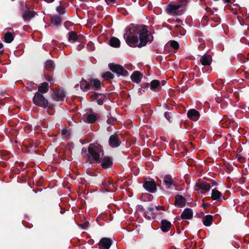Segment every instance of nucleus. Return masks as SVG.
<instances>
[{"mask_svg":"<svg viewBox=\"0 0 249 249\" xmlns=\"http://www.w3.org/2000/svg\"><path fill=\"white\" fill-rule=\"evenodd\" d=\"M65 97V94L63 90H58L56 91L53 97V99L56 101H62Z\"/></svg>","mask_w":249,"mask_h":249,"instance_id":"nucleus-10","label":"nucleus"},{"mask_svg":"<svg viewBox=\"0 0 249 249\" xmlns=\"http://www.w3.org/2000/svg\"><path fill=\"white\" fill-rule=\"evenodd\" d=\"M137 209L139 211H142V209H143V208H142V206L139 205V206H138Z\"/></svg>","mask_w":249,"mask_h":249,"instance_id":"nucleus-41","label":"nucleus"},{"mask_svg":"<svg viewBox=\"0 0 249 249\" xmlns=\"http://www.w3.org/2000/svg\"><path fill=\"white\" fill-rule=\"evenodd\" d=\"M147 214L145 213L146 216L150 217L149 215H153L154 214V209L153 207H149L148 208V211L146 212Z\"/></svg>","mask_w":249,"mask_h":249,"instance_id":"nucleus-34","label":"nucleus"},{"mask_svg":"<svg viewBox=\"0 0 249 249\" xmlns=\"http://www.w3.org/2000/svg\"><path fill=\"white\" fill-rule=\"evenodd\" d=\"M170 46L175 49H178L179 47L178 43L176 41H172L170 42Z\"/></svg>","mask_w":249,"mask_h":249,"instance_id":"nucleus-33","label":"nucleus"},{"mask_svg":"<svg viewBox=\"0 0 249 249\" xmlns=\"http://www.w3.org/2000/svg\"><path fill=\"white\" fill-rule=\"evenodd\" d=\"M97 103L100 105H102L103 104V100L101 99H98Z\"/></svg>","mask_w":249,"mask_h":249,"instance_id":"nucleus-39","label":"nucleus"},{"mask_svg":"<svg viewBox=\"0 0 249 249\" xmlns=\"http://www.w3.org/2000/svg\"><path fill=\"white\" fill-rule=\"evenodd\" d=\"M4 40L7 43H10L13 40V36L10 33H7L5 34L4 36Z\"/></svg>","mask_w":249,"mask_h":249,"instance_id":"nucleus-28","label":"nucleus"},{"mask_svg":"<svg viewBox=\"0 0 249 249\" xmlns=\"http://www.w3.org/2000/svg\"><path fill=\"white\" fill-rule=\"evenodd\" d=\"M151 89L153 90L157 89L158 90L161 89L160 81L157 80H153L151 82L150 85Z\"/></svg>","mask_w":249,"mask_h":249,"instance_id":"nucleus-20","label":"nucleus"},{"mask_svg":"<svg viewBox=\"0 0 249 249\" xmlns=\"http://www.w3.org/2000/svg\"><path fill=\"white\" fill-rule=\"evenodd\" d=\"M56 10L60 14H63L65 12L64 8L60 6L56 8Z\"/></svg>","mask_w":249,"mask_h":249,"instance_id":"nucleus-35","label":"nucleus"},{"mask_svg":"<svg viewBox=\"0 0 249 249\" xmlns=\"http://www.w3.org/2000/svg\"><path fill=\"white\" fill-rule=\"evenodd\" d=\"M156 209L157 210H163V208L162 206H159L156 207Z\"/></svg>","mask_w":249,"mask_h":249,"instance_id":"nucleus-40","label":"nucleus"},{"mask_svg":"<svg viewBox=\"0 0 249 249\" xmlns=\"http://www.w3.org/2000/svg\"><path fill=\"white\" fill-rule=\"evenodd\" d=\"M222 196V194L219 191L216 189L212 190V198L213 200H217Z\"/></svg>","mask_w":249,"mask_h":249,"instance_id":"nucleus-22","label":"nucleus"},{"mask_svg":"<svg viewBox=\"0 0 249 249\" xmlns=\"http://www.w3.org/2000/svg\"><path fill=\"white\" fill-rule=\"evenodd\" d=\"M164 182L168 187H169L173 184V179L169 175L166 176L164 178Z\"/></svg>","mask_w":249,"mask_h":249,"instance_id":"nucleus-27","label":"nucleus"},{"mask_svg":"<svg viewBox=\"0 0 249 249\" xmlns=\"http://www.w3.org/2000/svg\"><path fill=\"white\" fill-rule=\"evenodd\" d=\"M34 11L26 10L23 14V18L24 20L29 21L32 18H34L36 15Z\"/></svg>","mask_w":249,"mask_h":249,"instance_id":"nucleus-12","label":"nucleus"},{"mask_svg":"<svg viewBox=\"0 0 249 249\" xmlns=\"http://www.w3.org/2000/svg\"><path fill=\"white\" fill-rule=\"evenodd\" d=\"M111 245V241L110 239L107 238H102L99 243L101 249H108Z\"/></svg>","mask_w":249,"mask_h":249,"instance_id":"nucleus-8","label":"nucleus"},{"mask_svg":"<svg viewBox=\"0 0 249 249\" xmlns=\"http://www.w3.org/2000/svg\"><path fill=\"white\" fill-rule=\"evenodd\" d=\"M80 83V88L82 90L85 91L89 89V85L86 80L83 79L81 81Z\"/></svg>","mask_w":249,"mask_h":249,"instance_id":"nucleus-25","label":"nucleus"},{"mask_svg":"<svg viewBox=\"0 0 249 249\" xmlns=\"http://www.w3.org/2000/svg\"><path fill=\"white\" fill-rule=\"evenodd\" d=\"M171 225V223L166 220H162L161 222V228L162 231L164 232L168 231L169 230Z\"/></svg>","mask_w":249,"mask_h":249,"instance_id":"nucleus-18","label":"nucleus"},{"mask_svg":"<svg viewBox=\"0 0 249 249\" xmlns=\"http://www.w3.org/2000/svg\"><path fill=\"white\" fill-rule=\"evenodd\" d=\"M110 45L114 47H118L120 45V41L118 38L113 37L110 39Z\"/></svg>","mask_w":249,"mask_h":249,"instance_id":"nucleus-24","label":"nucleus"},{"mask_svg":"<svg viewBox=\"0 0 249 249\" xmlns=\"http://www.w3.org/2000/svg\"><path fill=\"white\" fill-rule=\"evenodd\" d=\"M237 158H238V159L239 160H241V157H240V156H237Z\"/></svg>","mask_w":249,"mask_h":249,"instance_id":"nucleus-46","label":"nucleus"},{"mask_svg":"<svg viewBox=\"0 0 249 249\" xmlns=\"http://www.w3.org/2000/svg\"><path fill=\"white\" fill-rule=\"evenodd\" d=\"M90 83L93 84V86L96 89H99L101 87V82L99 80L94 79H90Z\"/></svg>","mask_w":249,"mask_h":249,"instance_id":"nucleus-29","label":"nucleus"},{"mask_svg":"<svg viewBox=\"0 0 249 249\" xmlns=\"http://www.w3.org/2000/svg\"><path fill=\"white\" fill-rule=\"evenodd\" d=\"M78 84H77V85H76V86H75V88H76V87H77L78 86Z\"/></svg>","mask_w":249,"mask_h":249,"instance_id":"nucleus-47","label":"nucleus"},{"mask_svg":"<svg viewBox=\"0 0 249 249\" xmlns=\"http://www.w3.org/2000/svg\"><path fill=\"white\" fill-rule=\"evenodd\" d=\"M54 67V64L52 61L48 60L45 63V68L46 69L51 70Z\"/></svg>","mask_w":249,"mask_h":249,"instance_id":"nucleus-31","label":"nucleus"},{"mask_svg":"<svg viewBox=\"0 0 249 249\" xmlns=\"http://www.w3.org/2000/svg\"><path fill=\"white\" fill-rule=\"evenodd\" d=\"M193 213L190 209H186L182 212L181 217L183 219H189L192 218Z\"/></svg>","mask_w":249,"mask_h":249,"instance_id":"nucleus-17","label":"nucleus"},{"mask_svg":"<svg viewBox=\"0 0 249 249\" xmlns=\"http://www.w3.org/2000/svg\"><path fill=\"white\" fill-rule=\"evenodd\" d=\"M2 47H3V45H2V44L0 43V49H2Z\"/></svg>","mask_w":249,"mask_h":249,"instance_id":"nucleus-45","label":"nucleus"},{"mask_svg":"<svg viewBox=\"0 0 249 249\" xmlns=\"http://www.w3.org/2000/svg\"><path fill=\"white\" fill-rule=\"evenodd\" d=\"M88 151L94 160L99 162L100 158L103 155L101 146L98 144L90 145L89 147Z\"/></svg>","mask_w":249,"mask_h":249,"instance_id":"nucleus-2","label":"nucleus"},{"mask_svg":"<svg viewBox=\"0 0 249 249\" xmlns=\"http://www.w3.org/2000/svg\"><path fill=\"white\" fill-rule=\"evenodd\" d=\"M83 119L85 122L93 123L96 120L97 117L94 114L84 115Z\"/></svg>","mask_w":249,"mask_h":249,"instance_id":"nucleus-15","label":"nucleus"},{"mask_svg":"<svg viewBox=\"0 0 249 249\" xmlns=\"http://www.w3.org/2000/svg\"><path fill=\"white\" fill-rule=\"evenodd\" d=\"M109 145L112 147H117L120 145V142L115 135H111L109 140Z\"/></svg>","mask_w":249,"mask_h":249,"instance_id":"nucleus-14","label":"nucleus"},{"mask_svg":"<svg viewBox=\"0 0 249 249\" xmlns=\"http://www.w3.org/2000/svg\"><path fill=\"white\" fill-rule=\"evenodd\" d=\"M212 61V57L210 55H204L200 59L201 63L203 66L210 65Z\"/></svg>","mask_w":249,"mask_h":249,"instance_id":"nucleus-16","label":"nucleus"},{"mask_svg":"<svg viewBox=\"0 0 249 249\" xmlns=\"http://www.w3.org/2000/svg\"><path fill=\"white\" fill-rule=\"evenodd\" d=\"M212 220H213L212 216L210 215H207L204 217L202 221H203V224L205 226H209L211 224Z\"/></svg>","mask_w":249,"mask_h":249,"instance_id":"nucleus-23","label":"nucleus"},{"mask_svg":"<svg viewBox=\"0 0 249 249\" xmlns=\"http://www.w3.org/2000/svg\"><path fill=\"white\" fill-rule=\"evenodd\" d=\"M144 188L152 193H153L156 190V185L154 180L145 181L143 184Z\"/></svg>","mask_w":249,"mask_h":249,"instance_id":"nucleus-7","label":"nucleus"},{"mask_svg":"<svg viewBox=\"0 0 249 249\" xmlns=\"http://www.w3.org/2000/svg\"><path fill=\"white\" fill-rule=\"evenodd\" d=\"M187 116L190 119L193 121H196L199 119L200 114L196 109H191L188 110Z\"/></svg>","mask_w":249,"mask_h":249,"instance_id":"nucleus-9","label":"nucleus"},{"mask_svg":"<svg viewBox=\"0 0 249 249\" xmlns=\"http://www.w3.org/2000/svg\"><path fill=\"white\" fill-rule=\"evenodd\" d=\"M112 164V162L111 160L107 157H106L104 158L102 163L103 168L107 169L111 167Z\"/></svg>","mask_w":249,"mask_h":249,"instance_id":"nucleus-19","label":"nucleus"},{"mask_svg":"<svg viewBox=\"0 0 249 249\" xmlns=\"http://www.w3.org/2000/svg\"><path fill=\"white\" fill-rule=\"evenodd\" d=\"M116 0H106V1L107 5H112L115 1Z\"/></svg>","mask_w":249,"mask_h":249,"instance_id":"nucleus-36","label":"nucleus"},{"mask_svg":"<svg viewBox=\"0 0 249 249\" xmlns=\"http://www.w3.org/2000/svg\"><path fill=\"white\" fill-rule=\"evenodd\" d=\"M213 185H215L216 184L214 183H213Z\"/></svg>","mask_w":249,"mask_h":249,"instance_id":"nucleus-48","label":"nucleus"},{"mask_svg":"<svg viewBox=\"0 0 249 249\" xmlns=\"http://www.w3.org/2000/svg\"><path fill=\"white\" fill-rule=\"evenodd\" d=\"M142 77V74L139 71H134L131 76V80L137 83H139Z\"/></svg>","mask_w":249,"mask_h":249,"instance_id":"nucleus-13","label":"nucleus"},{"mask_svg":"<svg viewBox=\"0 0 249 249\" xmlns=\"http://www.w3.org/2000/svg\"><path fill=\"white\" fill-rule=\"evenodd\" d=\"M61 23V18L59 16H54L52 18L51 23L53 25H57Z\"/></svg>","mask_w":249,"mask_h":249,"instance_id":"nucleus-26","label":"nucleus"},{"mask_svg":"<svg viewBox=\"0 0 249 249\" xmlns=\"http://www.w3.org/2000/svg\"><path fill=\"white\" fill-rule=\"evenodd\" d=\"M137 35L127 36L124 37L128 45L131 47H142L145 46L148 42H151L152 36L148 34L147 30L144 26L138 27L136 30Z\"/></svg>","mask_w":249,"mask_h":249,"instance_id":"nucleus-1","label":"nucleus"},{"mask_svg":"<svg viewBox=\"0 0 249 249\" xmlns=\"http://www.w3.org/2000/svg\"><path fill=\"white\" fill-rule=\"evenodd\" d=\"M62 134L64 136H65L66 138L68 137L69 135L68 134V131L66 129H63L62 131Z\"/></svg>","mask_w":249,"mask_h":249,"instance_id":"nucleus-37","label":"nucleus"},{"mask_svg":"<svg viewBox=\"0 0 249 249\" xmlns=\"http://www.w3.org/2000/svg\"><path fill=\"white\" fill-rule=\"evenodd\" d=\"M49 84L47 82H44L38 86V91L41 93H46L48 90Z\"/></svg>","mask_w":249,"mask_h":249,"instance_id":"nucleus-21","label":"nucleus"},{"mask_svg":"<svg viewBox=\"0 0 249 249\" xmlns=\"http://www.w3.org/2000/svg\"><path fill=\"white\" fill-rule=\"evenodd\" d=\"M226 2L229 3L231 2V0H224Z\"/></svg>","mask_w":249,"mask_h":249,"instance_id":"nucleus-44","label":"nucleus"},{"mask_svg":"<svg viewBox=\"0 0 249 249\" xmlns=\"http://www.w3.org/2000/svg\"><path fill=\"white\" fill-rule=\"evenodd\" d=\"M185 5V3L181 1L180 3H172L168 5L167 11L170 14H176L178 9Z\"/></svg>","mask_w":249,"mask_h":249,"instance_id":"nucleus-5","label":"nucleus"},{"mask_svg":"<svg viewBox=\"0 0 249 249\" xmlns=\"http://www.w3.org/2000/svg\"><path fill=\"white\" fill-rule=\"evenodd\" d=\"M98 96V94H95L94 95L92 96V97H94L95 99H97Z\"/></svg>","mask_w":249,"mask_h":249,"instance_id":"nucleus-42","label":"nucleus"},{"mask_svg":"<svg viewBox=\"0 0 249 249\" xmlns=\"http://www.w3.org/2000/svg\"><path fill=\"white\" fill-rule=\"evenodd\" d=\"M186 200L180 195H178L176 196L175 205L178 207L182 208L185 206Z\"/></svg>","mask_w":249,"mask_h":249,"instance_id":"nucleus-11","label":"nucleus"},{"mask_svg":"<svg viewBox=\"0 0 249 249\" xmlns=\"http://www.w3.org/2000/svg\"><path fill=\"white\" fill-rule=\"evenodd\" d=\"M164 116L168 121H170V119L171 118V116L169 113L165 112L164 114Z\"/></svg>","mask_w":249,"mask_h":249,"instance_id":"nucleus-38","label":"nucleus"},{"mask_svg":"<svg viewBox=\"0 0 249 249\" xmlns=\"http://www.w3.org/2000/svg\"><path fill=\"white\" fill-rule=\"evenodd\" d=\"M195 188L196 190L200 191L202 193L203 191H208L211 188V186L206 182H202L196 183Z\"/></svg>","mask_w":249,"mask_h":249,"instance_id":"nucleus-6","label":"nucleus"},{"mask_svg":"<svg viewBox=\"0 0 249 249\" xmlns=\"http://www.w3.org/2000/svg\"><path fill=\"white\" fill-rule=\"evenodd\" d=\"M33 102L35 105L44 108L46 107L48 104V101L38 92L35 94L33 98Z\"/></svg>","mask_w":249,"mask_h":249,"instance_id":"nucleus-3","label":"nucleus"},{"mask_svg":"<svg viewBox=\"0 0 249 249\" xmlns=\"http://www.w3.org/2000/svg\"><path fill=\"white\" fill-rule=\"evenodd\" d=\"M102 76L106 79H112L114 78L113 75L109 71H107L104 73L102 75Z\"/></svg>","mask_w":249,"mask_h":249,"instance_id":"nucleus-32","label":"nucleus"},{"mask_svg":"<svg viewBox=\"0 0 249 249\" xmlns=\"http://www.w3.org/2000/svg\"><path fill=\"white\" fill-rule=\"evenodd\" d=\"M77 36L75 33L71 32L70 33L69 36V40L71 42H73L76 40Z\"/></svg>","mask_w":249,"mask_h":249,"instance_id":"nucleus-30","label":"nucleus"},{"mask_svg":"<svg viewBox=\"0 0 249 249\" xmlns=\"http://www.w3.org/2000/svg\"><path fill=\"white\" fill-rule=\"evenodd\" d=\"M108 67L112 71L116 73L118 75H122L123 76H126L128 75L127 71L124 70L121 65L111 63L109 64Z\"/></svg>","mask_w":249,"mask_h":249,"instance_id":"nucleus-4","label":"nucleus"},{"mask_svg":"<svg viewBox=\"0 0 249 249\" xmlns=\"http://www.w3.org/2000/svg\"><path fill=\"white\" fill-rule=\"evenodd\" d=\"M47 2H52L54 1V0H44Z\"/></svg>","mask_w":249,"mask_h":249,"instance_id":"nucleus-43","label":"nucleus"}]
</instances>
